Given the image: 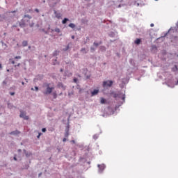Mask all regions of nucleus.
Instances as JSON below:
<instances>
[{"mask_svg":"<svg viewBox=\"0 0 178 178\" xmlns=\"http://www.w3.org/2000/svg\"><path fill=\"white\" fill-rule=\"evenodd\" d=\"M33 19V17L30 15H24L23 19L21 20L19 23L20 27H24L26 24H29L30 27H34V22H30V20Z\"/></svg>","mask_w":178,"mask_h":178,"instance_id":"obj_1","label":"nucleus"},{"mask_svg":"<svg viewBox=\"0 0 178 178\" xmlns=\"http://www.w3.org/2000/svg\"><path fill=\"white\" fill-rule=\"evenodd\" d=\"M43 88H46L45 90L43 91V94L44 95H49L55 90V87L54 86H51V83H44Z\"/></svg>","mask_w":178,"mask_h":178,"instance_id":"obj_2","label":"nucleus"},{"mask_svg":"<svg viewBox=\"0 0 178 178\" xmlns=\"http://www.w3.org/2000/svg\"><path fill=\"white\" fill-rule=\"evenodd\" d=\"M69 130H70V124H69V121H67V125L65 129V137H69Z\"/></svg>","mask_w":178,"mask_h":178,"instance_id":"obj_3","label":"nucleus"},{"mask_svg":"<svg viewBox=\"0 0 178 178\" xmlns=\"http://www.w3.org/2000/svg\"><path fill=\"white\" fill-rule=\"evenodd\" d=\"M97 168H99L98 172L102 173L104 170H105L106 166L105 165V164H98Z\"/></svg>","mask_w":178,"mask_h":178,"instance_id":"obj_4","label":"nucleus"},{"mask_svg":"<svg viewBox=\"0 0 178 178\" xmlns=\"http://www.w3.org/2000/svg\"><path fill=\"white\" fill-rule=\"evenodd\" d=\"M113 81H104L103 82V87H112Z\"/></svg>","mask_w":178,"mask_h":178,"instance_id":"obj_5","label":"nucleus"},{"mask_svg":"<svg viewBox=\"0 0 178 178\" xmlns=\"http://www.w3.org/2000/svg\"><path fill=\"white\" fill-rule=\"evenodd\" d=\"M19 118L24 119V120H29V115H26V112H21L19 114Z\"/></svg>","mask_w":178,"mask_h":178,"instance_id":"obj_6","label":"nucleus"},{"mask_svg":"<svg viewBox=\"0 0 178 178\" xmlns=\"http://www.w3.org/2000/svg\"><path fill=\"white\" fill-rule=\"evenodd\" d=\"M111 115H113V113H102L100 114V116H102L103 118H108V116H111Z\"/></svg>","mask_w":178,"mask_h":178,"instance_id":"obj_7","label":"nucleus"},{"mask_svg":"<svg viewBox=\"0 0 178 178\" xmlns=\"http://www.w3.org/2000/svg\"><path fill=\"white\" fill-rule=\"evenodd\" d=\"M10 136H19L20 134V131L19 130H15L13 131L10 133Z\"/></svg>","mask_w":178,"mask_h":178,"instance_id":"obj_8","label":"nucleus"},{"mask_svg":"<svg viewBox=\"0 0 178 178\" xmlns=\"http://www.w3.org/2000/svg\"><path fill=\"white\" fill-rule=\"evenodd\" d=\"M54 15L56 19H60V17H62V15L60 14V13H58L56 10H54Z\"/></svg>","mask_w":178,"mask_h":178,"instance_id":"obj_9","label":"nucleus"},{"mask_svg":"<svg viewBox=\"0 0 178 178\" xmlns=\"http://www.w3.org/2000/svg\"><path fill=\"white\" fill-rule=\"evenodd\" d=\"M99 92V90L95 89L93 91L91 92V97H94V95H97Z\"/></svg>","mask_w":178,"mask_h":178,"instance_id":"obj_10","label":"nucleus"},{"mask_svg":"<svg viewBox=\"0 0 178 178\" xmlns=\"http://www.w3.org/2000/svg\"><path fill=\"white\" fill-rule=\"evenodd\" d=\"M58 88H61L62 90H66V86H63V83H58Z\"/></svg>","mask_w":178,"mask_h":178,"instance_id":"obj_11","label":"nucleus"},{"mask_svg":"<svg viewBox=\"0 0 178 178\" xmlns=\"http://www.w3.org/2000/svg\"><path fill=\"white\" fill-rule=\"evenodd\" d=\"M79 162H81V163H86V162H87V159L84 157H80Z\"/></svg>","mask_w":178,"mask_h":178,"instance_id":"obj_12","label":"nucleus"},{"mask_svg":"<svg viewBox=\"0 0 178 178\" xmlns=\"http://www.w3.org/2000/svg\"><path fill=\"white\" fill-rule=\"evenodd\" d=\"M134 44H136V45H140V44H141V39L137 38V39L134 41Z\"/></svg>","mask_w":178,"mask_h":178,"instance_id":"obj_13","label":"nucleus"},{"mask_svg":"<svg viewBox=\"0 0 178 178\" xmlns=\"http://www.w3.org/2000/svg\"><path fill=\"white\" fill-rule=\"evenodd\" d=\"M75 113H76V115H76L75 117H74L76 119H79V118H81V116H83L82 113L76 112Z\"/></svg>","mask_w":178,"mask_h":178,"instance_id":"obj_14","label":"nucleus"},{"mask_svg":"<svg viewBox=\"0 0 178 178\" xmlns=\"http://www.w3.org/2000/svg\"><path fill=\"white\" fill-rule=\"evenodd\" d=\"M100 103H101L102 104H106V99H105V98H104V97H101V98H100Z\"/></svg>","mask_w":178,"mask_h":178,"instance_id":"obj_15","label":"nucleus"},{"mask_svg":"<svg viewBox=\"0 0 178 178\" xmlns=\"http://www.w3.org/2000/svg\"><path fill=\"white\" fill-rule=\"evenodd\" d=\"M69 22V19L64 18V19L62 21L63 24H66V22Z\"/></svg>","mask_w":178,"mask_h":178,"instance_id":"obj_16","label":"nucleus"},{"mask_svg":"<svg viewBox=\"0 0 178 178\" xmlns=\"http://www.w3.org/2000/svg\"><path fill=\"white\" fill-rule=\"evenodd\" d=\"M68 26L71 29H74V27H76V25L74 24H73V23H70Z\"/></svg>","mask_w":178,"mask_h":178,"instance_id":"obj_17","label":"nucleus"},{"mask_svg":"<svg viewBox=\"0 0 178 178\" xmlns=\"http://www.w3.org/2000/svg\"><path fill=\"white\" fill-rule=\"evenodd\" d=\"M81 52H83V54H87V52H88V51H87V49H86V48H82L81 49Z\"/></svg>","mask_w":178,"mask_h":178,"instance_id":"obj_18","label":"nucleus"},{"mask_svg":"<svg viewBox=\"0 0 178 178\" xmlns=\"http://www.w3.org/2000/svg\"><path fill=\"white\" fill-rule=\"evenodd\" d=\"M25 155H26V158H30V156H31V153L26 152Z\"/></svg>","mask_w":178,"mask_h":178,"instance_id":"obj_19","label":"nucleus"},{"mask_svg":"<svg viewBox=\"0 0 178 178\" xmlns=\"http://www.w3.org/2000/svg\"><path fill=\"white\" fill-rule=\"evenodd\" d=\"M27 44H28L27 41H23V42H22V45H23L24 47H27Z\"/></svg>","mask_w":178,"mask_h":178,"instance_id":"obj_20","label":"nucleus"},{"mask_svg":"<svg viewBox=\"0 0 178 178\" xmlns=\"http://www.w3.org/2000/svg\"><path fill=\"white\" fill-rule=\"evenodd\" d=\"M99 136L98 135V134H95V135H94L93 136V139L94 140H97V139H98V137H99Z\"/></svg>","mask_w":178,"mask_h":178,"instance_id":"obj_21","label":"nucleus"},{"mask_svg":"<svg viewBox=\"0 0 178 178\" xmlns=\"http://www.w3.org/2000/svg\"><path fill=\"white\" fill-rule=\"evenodd\" d=\"M54 31H56V33H60V29L59 28H56Z\"/></svg>","mask_w":178,"mask_h":178,"instance_id":"obj_22","label":"nucleus"},{"mask_svg":"<svg viewBox=\"0 0 178 178\" xmlns=\"http://www.w3.org/2000/svg\"><path fill=\"white\" fill-rule=\"evenodd\" d=\"M173 72L177 71V66L175 65V68H172Z\"/></svg>","mask_w":178,"mask_h":178,"instance_id":"obj_23","label":"nucleus"},{"mask_svg":"<svg viewBox=\"0 0 178 178\" xmlns=\"http://www.w3.org/2000/svg\"><path fill=\"white\" fill-rule=\"evenodd\" d=\"M41 136H42V133L40 132L38 134V135L37 136V138H40V137H41Z\"/></svg>","mask_w":178,"mask_h":178,"instance_id":"obj_24","label":"nucleus"},{"mask_svg":"<svg viewBox=\"0 0 178 178\" xmlns=\"http://www.w3.org/2000/svg\"><path fill=\"white\" fill-rule=\"evenodd\" d=\"M15 59H22V56H17L15 57Z\"/></svg>","mask_w":178,"mask_h":178,"instance_id":"obj_25","label":"nucleus"},{"mask_svg":"<svg viewBox=\"0 0 178 178\" xmlns=\"http://www.w3.org/2000/svg\"><path fill=\"white\" fill-rule=\"evenodd\" d=\"M42 133H45L47 131V128H42Z\"/></svg>","mask_w":178,"mask_h":178,"instance_id":"obj_26","label":"nucleus"},{"mask_svg":"<svg viewBox=\"0 0 178 178\" xmlns=\"http://www.w3.org/2000/svg\"><path fill=\"white\" fill-rule=\"evenodd\" d=\"M34 10L36 12V13H40V10H38V8H35Z\"/></svg>","mask_w":178,"mask_h":178,"instance_id":"obj_27","label":"nucleus"},{"mask_svg":"<svg viewBox=\"0 0 178 178\" xmlns=\"http://www.w3.org/2000/svg\"><path fill=\"white\" fill-rule=\"evenodd\" d=\"M10 60L11 61V63L13 65H15V60H13V59H10Z\"/></svg>","mask_w":178,"mask_h":178,"instance_id":"obj_28","label":"nucleus"},{"mask_svg":"<svg viewBox=\"0 0 178 178\" xmlns=\"http://www.w3.org/2000/svg\"><path fill=\"white\" fill-rule=\"evenodd\" d=\"M94 45H95V47H98V45H99V43L94 42Z\"/></svg>","mask_w":178,"mask_h":178,"instance_id":"obj_29","label":"nucleus"},{"mask_svg":"<svg viewBox=\"0 0 178 178\" xmlns=\"http://www.w3.org/2000/svg\"><path fill=\"white\" fill-rule=\"evenodd\" d=\"M67 49H69V46H67L65 49H63V51H67Z\"/></svg>","mask_w":178,"mask_h":178,"instance_id":"obj_30","label":"nucleus"},{"mask_svg":"<svg viewBox=\"0 0 178 178\" xmlns=\"http://www.w3.org/2000/svg\"><path fill=\"white\" fill-rule=\"evenodd\" d=\"M42 175V172H40L38 174V177H41V176Z\"/></svg>","mask_w":178,"mask_h":178,"instance_id":"obj_31","label":"nucleus"},{"mask_svg":"<svg viewBox=\"0 0 178 178\" xmlns=\"http://www.w3.org/2000/svg\"><path fill=\"white\" fill-rule=\"evenodd\" d=\"M31 12H33L32 9H29V11H28L29 13H31Z\"/></svg>","mask_w":178,"mask_h":178,"instance_id":"obj_32","label":"nucleus"},{"mask_svg":"<svg viewBox=\"0 0 178 178\" xmlns=\"http://www.w3.org/2000/svg\"><path fill=\"white\" fill-rule=\"evenodd\" d=\"M74 83H77V79H76V78H74Z\"/></svg>","mask_w":178,"mask_h":178,"instance_id":"obj_33","label":"nucleus"},{"mask_svg":"<svg viewBox=\"0 0 178 178\" xmlns=\"http://www.w3.org/2000/svg\"><path fill=\"white\" fill-rule=\"evenodd\" d=\"M71 143H73V144H76V141L74 140H71Z\"/></svg>","mask_w":178,"mask_h":178,"instance_id":"obj_34","label":"nucleus"},{"mask_svg":"<svg viewBox=\"0 0 178 178\" xmlns=\"http://www.w3.org/2000/svg\"><path fill=\"white\" fill-rule=\"evenodd\" d=\"M67 138L65 137V138H64L63 139V143H65V141H66V139Z\"/></svg>","mask_w":178,"mask_h":178,"instance_id":"obj_35","label":"nucleus"},{"mask_svg":"<svg viewBox=\"0 0 178 178\" xmlns=\"http://www.w3.org/2000/svg\"><path fill=\"white\" fill-rule=\"evenodd\" d=\"M23 152H24V154H26V153L27 152V151L24 149H23Z\"/></svg>","mask_w":178,"mask_h":178,"instance_id":"obj_36","label":"nucleus"},{"mask_svg":"<svg viewBox=\"0 0 178 178\" xmlns=\"http://www.w3.org/2000/svg\"><path fill=\"white\" fill-rule=\"evenodd\" d=\"M13 159L14 161H17V158H16V156H14Z\"/></svg>","mask_w":178,"mask_h":178,"instance_id":"obj_37","label":"nucleus"},{"mask_svg":"<svg viewBox=\"0 0 178 178\" xmlns=\"http://www.w3.org/2000/svg\"><path fill=\"white\" fill-rule=\"evenodd\" d=\"M35 89L36 91H38V87H37V86L35 87Z\"/></svg>","mask_w":178,"mask_h":178,"instance_id":"obj_38","label":"nucleus"},{"mask_svg":"<svg viewBox=\"0 0 178 178\" xmlns=\"http://www.w3.org/2000/svg\"><path fill=\"white\" fill-rule=\"evenodd\" d=\"M10 95H15V92H10Z\"/></svg>","mask_w":178,"mask_h":178,"instance_id":"obj_39","label":"nucleus"},{"mask_svg":"<svg viewBox=\"0 0 178 178\" xmlns=\"http://www.w3.org/2000/svg\"><path fill=\"white\" fill-rule=\"evenodd\" d=\"M25 169H29V165H26L25 166Z\"/></svg>","mask_w":178,"mask_h":178,"instance_id":"obj_40","label":"nucleus"},{"mask_svg":"<svg viewBox=\"0 0 178 178\" xmlns=\"http://www.w3.org/2000/svg\"><path fill=\"white\" fill-rule=\"evenodd\" d=\"M17 152H22V149H19L17 150Z\"/></svg>","mask_w":178,"mask_h":178,"instance_id":"obj_41","label":"nucleus"},{"mask_svg":"<svg viewBox=\"0 0 178 178\" xmlns=\"http://www.w3.org/2000/svg\"><path fill=\"white\" fill-rule=\"evenodd\" d=\"M91 51H95V49H94L93 47H91Z\"/></svg>","mask_w":178,"mask_h":178,"instance_id":"obj_42","label":"nucleus"},{"mask_svg":"<svg viewBox=\"0 0 178 178\" xmlns=\"http://www.w3.org/2000/svg\"><path fill=\"white\" fill-rule=\"evenodd\" d=\"M150 26L154 27V24H151Z\"/></svg>","mask_w":178,"mask_h":178,"instance_id":"obj_43","label":"nucleus"},{"mask_svg":"<svg viewBox=\"0 0 178 178\" xmlns=\"http://www.w3.org/2000/svg\"><path fill=\"white\" fill-rule=\"evenodd\" d=\"M0 69H2V64L0 63Z\"/></svg>","mask_w":178,"mask_h":178,"instance_id":"obj_44","label":"nucleus"},{"mask_svg":"<svg viewBox=\"0 0 178 178\" xmlns=\"http://www.w3.org/2000/svg\"><path fill=\"white\" fill-rule=\"evenodd\" d=\"M126 97L124 96L123 97H122V99H123V101H124V99H125Z\"/></svg>","mask_w":178,"mask_h":178,"instance_id":"obj_45","label":"nucleus"},{"mask_svg":"<svg viewBox=\"0 0 178 178\" xmlns=\"http://www.w3.org/2000/svg\"><path fill=\"white\" fill-rule=\"evenodd\" d=\"M16 66H20V63H19L18 65H15V67H16Z\"/></svg>","mask_w":178,"mask_h":178,"instance_id":"obj_46","label":"nucleus"},{"mask_svg":"<svg viewBox=\"0 0 178 178\" xmlns=\"http://www.w3.org/2000/svg\"><path fill=\"white\" fill-rule=\"evenodd\" d=\"M22 86H24V82H22Z\"/></svg>","mask_w":178,"mask_h":178,"instance_id":"obj_47","label":"nucleus"},{"mask_svg":"<svg viewBox=\"0 0 178 178\" xmlns=\"http://www.w3.org/2000/svg\"><path fill=\"white\" fill-rule=\"evenodd\" d=\"M88 165H90V163H91V162H90V161H88Z\"/></svg>","mask_w":178,"mask_h":178,"instance_id":"obj_48","label":"nucleus"},{"mask_svg":"<svg viewBox=\"0 0 178 178\" xmlns=\"http://www.w3.org/2000/svg\"><path fill=\"white\" fill-rule=\"evenodd\" d=\"M60 72H63V70L61 69V70H60Z\"/></svg>","mask_w":178,"mask_h":178,"instance_id":"obj_49","label":"nucleus"},{"mask_svg":"<svg viewBox=\"0 0 178 178\" xmlns=\"http://www.w3.org/2000/svg\"><path fill=\"white\" fill-rule=\"evenodd\" d=\"M13 27H16V26L13 25Z\"/></svg>","mask_w":178,"mask_h":178,"instance_id":"obj_50","label":"nucleus"},{"mask_svg":"<svg viewBox=\"0 0 178 178\" xmlns=\"http://www.w3.org/2000/svg\"><path fill=\"white\" fill-rule=\"evenodd\" d=\"M103 49L105 50V47H103Z\"/></svg>","mask_w":178,"mask_h":178,"instance_id":"obj_51","label":"nucleus"},{"mask_svg":"<svg viewBox=\"0 0 178 178\" xmlns=\"http://www.w3.org/2000/svg\"><path fill=\"white\" fill-rule=\"evenodd\" d=\"M72 38H74V36H72Z\"/></svg>","mask_w":178,"mask_h":178,"instance_id":"obj_52","label":"nucleus"},{"mask_svg":"<svg viewBox=\"0 0 178 178\" xmlns=\"http://www.w3.org/2000/svg\"><path fill=\"white\" fill-rule=\"evenodd\" d=\"M0 115H2V113H0Z\"/></svg>","mask_w":178,"mask_h":178,"instance_id":"obj_53","label":"nucleus"},{"mask_svg":"<svg viewBox=\"0 0 178 178\" xmlns=\"http://www.w3.org/2000/svg\"><path fill=\"white\" fill-rule=\"evenodd\" d=\"M31 90H33V88H31Z\"/></svg>","mask_w":178,"mask_h":178,"instance_id":"obj_54","label":"nucleus"}]
</instances>
